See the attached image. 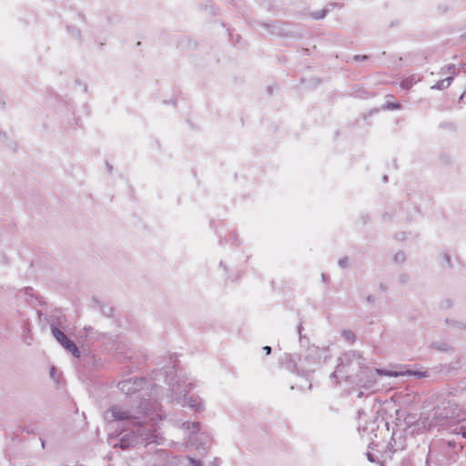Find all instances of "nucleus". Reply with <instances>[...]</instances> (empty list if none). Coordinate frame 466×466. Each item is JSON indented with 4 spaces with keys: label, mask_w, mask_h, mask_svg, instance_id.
Here are the masks:
<instances>
[{
    "label": "nucleus",
    "mask_w": 466,
    "mask_h": 466,
    "mask_svg": "<svg viewBox=\"0 0 466 466\" xmlns=\"http://www.w3.org/2000/svg\"><path fill=\"white\" fill-rule=\"evenodd\" d=\"M149 402H141L137 409L127 410L120 406H113L110 412L114 420H126L128 425L132 426V435L123 436L118 444H114V447L119 446L122 450L128 449L136 443L143 442L151 443L157 442L158 423L162 420V415L157 408H148Z\"/></svg>",
    "instance_id": "nucleus-1"
},
{
    "label": "nucleus",
    "mask_w": 466,
    "mask_h": 466,
    "mask_svg": "<svg viewBox=\"0 0 466 466\" xmlns=\"http://www.w3.org/2000/svg\"><path fill=\"white\" fill-rule=\"evenodd\" d=\"M365 372L362 358L354 351L344 353L340 358V363L337 365L331 377H345L346 380H353L356 382L362 381V374Z\"/></svg>",
    "instance_id": "nucleus-2"
},
{
    "label": "nucleus",
    "mask_w": 466,
    "mask_h": 466,
    "mask_svg": "<svg viewBox=\"0 0 466 466\" xmlns=\"http://www.w3.org/2000/svg\"><path fill=\"white\" fill-rule=\"evenodd\" d=\"M456 446L451 442L440 443L430 447L427 464L429 466H447L456 460Z\"/></svg>",
    "instance_id": "nucleus-3"
},
{
    "label": "nucleus",
    "mask_w": 466,
    "mask_h": 466,
    "mask_svg": "<svg viewBox=\"0 0 466 466\" xmlns=\"http://www.w3.org/2000/svg\"><path fill=\"white\" fill-rule=\"evenodd\" d=\"M169 386L172 391V398L178 403L181 402L183 406H188L196 411H200L203 410L204 406L202 401L192 397L187 398L185 393L186 390L184 389L181 390L182 386L179 381H177L174 384L169 383Z\"/></svg>",
    "instance_id": "nucleus-4"
},
{
    "label": "nucleus",
    "mask_w": 466,
    "mask_h": 466,
    "mask_svg": "<svg viewBox=\"0 0 466 466\" xmlns=\"http://www.w3.org/2000/svg\"><path fill=\"white\" fill-rule=\"evenodd\" d=\"M53 336L70 353L73 354L74 357L78 358L80 356V352L76 345L71 341L66 335L60 330L56 326L51 325L50 327Z\"/></svg>",
    "instance_id": "nucleus-5"
},
{
    "label": "nucleus",
    "mask_w": 466,
    "mask_h": 466,
    "mask_svg": "<svg viewBox=\"0 0 466 466\" xmlns=\"http://www.w3.org/2000/svg\"><path fill=\"white\" fill-rule=\"evenodd\" d=\"M135 384L136 381H133L132 380H127L119 382L118 388L122 392L126 394H131L136 390Z\"/></svg>",
    "instance_id": "nucleus-6"
},
{
    "label": "nucleus",
    "mask_w": 466,
    "mask_h": 466,
    "mask_svg": "<svg viewBox=\"0 0 466 466\" xmlns=\"http://www.w3.org/2000/svg\"><path fill=\"white\" fill-rule=\"evenodd\" d=\"M452 82V76H448L442 80L438 81L431 86V89L443 90L451 86Z\"/></svg>",
    "instance_id": "nucleus-7"
},
{
    "label": "nucleus",
    "mask_w": 466,
    "mask_h": 466,
    "mask_svg": "<svg viewBox=\"0 0 466 466\" xmlns=\"http://www.w3.org/2000/svg\"><path fill=\"white\" fill-rule=\"evenodd\" d=\"M446 429L450 431L451 433L461 434L464 438H466V426L463 424L455 427H453V425H449L447 426Z\"/></svg>",
    "instance_id": "nucleus-8"
},
{
    "label": "nucleus",
    "mask_w": 466,
    "mask_h": 466,
    "mask_svg": "<svg viewBox=\"0 0 466 466\" xmlns=\"http://www.w3.org/2000/svg\"><path fill=\"white\" fill-rule=\"evenodd\" d=\"M458 69L455 65H449L447 66H444L441 70V74L442 75H449V76H454L458 74Z\"/></svg>",
    "instance_id": "nucleus-9"
},
{
    "label": "nucleus",
    "mask_w": 466,
    "mask_h": 466,
    "mask_svg": "<svg viewBox=\"0 0 466 466\" xmlns=\"http://www.w3.org/2000/svg\"><path fill=\"white\" fill-rule=\"evenodd\" d=\"M414 83H416L414 78H408L402 81L401 86L405 89H409L413 86Z\"/></svg>",
    "instance_id": "nucleus-10"
},
{
    "label": "nucleus",
    "mask_w": 466,
    "mask_h": 466,
    "mask_svg": "<svg viewBox=\"0 0 466 466\" xmlns=\"http://www.w3.org/2000/svg\"><path fill=\"white\" fill-rule=\"evenodd\" d=\"M376 372L380 375H386V376H394V377H397L400 375V373H397V372H391V371H387V370H380V369H376Z\"/></svg>",
    "instance_id": "nucleus-11"
},
{
    "label": "nucleus",
    "mask_w": 466,
    "mask_h": 466,
    "mask_svg": "<svg viewBox=\"0 0 466 466\" xmlns=\"http://www.w3.org/2000/svg\"><path fill=\"white\" fill-rule=\"evenodd\" d=\"M452 420L459 422L466 420V411H461V413H458L457 415L452 417Z\"/></svg>",
    "instance_id": "nucleus-12"
},
{
    "label": "nucleus",
    "mask_w": 466,
    "mask_h": 466,
    "mask_svg": "<svg viewBox=\"0 0 466 466\" xmlns=\"http://www.w3.org/2000/svg\"><path fill=\"white\" fill-rule=\"evenodd\" d=\"M400 107V105L399 103H386L382 106V108L386 109H399Z\"/></svg>",
    "instance_id": "nucleus-13"
},
{
    "label": "nucleus",
    "mask_w": 466,
    "mask_h": 466,
    "mask_svg": "<svg viewBox=\"0 0 466 466\" xmlns=\"http://www.w3.org/2000/svg\"><path fill=\"white\" fill-rule=\"evenodd\" d=\"M343 337H344L347 340H349V341H350V342H352V341L354 340V339H355V336H354L353 332H352V331H350V330H346V331H344V332H343Z\"/></svg>",
    "instance_id": "nucleus-14"
},
{
    "label": "nucleus",
    "mask_w": 466,
    "mask_h": 466,
    "mask_svg": "<svg viewBox=\"0 0 466 466\" xmlns=\"http://www.w3.org/2000/svg\"><path fill=\"white\" fill-rule=\"evenodd\" d=\"M394 260L396 262L403 261L404 260V255L402 253L396 254L395 257H394Z\"/></svg>",
    "instance_id": "nucleus-15"
},
{
    "label": "nucleus",
    "mask_w": 466,
    "mask_h": 466,
    "mask_svg": "<svg viewBox=\"0 0 466 466\" xmlns=\"http://www.w3.org/2000/svg\"><path fill=\"white\" fill-rule=\"evenodd\" d=\"M347 264H348V259L346 258H343L339 260V265L341 267V268H346L347 267Z\"/></svg>",
    "instance_id": "nucleus-16"
},
{
    "label": "nucleus",
    "mask_w": 466,
    "mask_h": 466,
    "mask_svg": "<svg viewBox=\"0 0 466 466\" xmlns=\"http://www.w3.org/2000/svg\"><path fill=\"white\" fill-rule=\"evenodd\" d=\"M325 13H326L325 10H322L319 14L315 15L314 18H316V19L323 18L325 16Z\"/></svg>",
    "instance_id": "nucleus-17"
},
{
    "label": "nucleus",
    "mask_w": 466,
    "mask_h": 466,
    "mask_svg": "<svg viewBox=\"0 0 466 466\" xmlns=\"http://www.w3.org/2000/svg\"><path fill=\"white\" fill-rule=\"evenodd\" d=\"M190 461L191 463L194 465V466H202V463L200 461H196L194 459H190Z\"/></svg>",
    "instance_id": "nucleus-18"
},
{
    "label": "nucleus",
    "mask_w": 466,
    "mask_h": 466,
    "mask_svg": "<svg viewBox=\"0 0 466 466\" xmlns=\"http://www.w3.org/2000/svg\"><path fill=\"white\" fill-rule=\"evenodd\" d=\"M263 350L266 351V354L268 355L271 352V348L269 346H265Z\"/></svg>",
    "instance_id": "nucleus-19"
},
{
    "label": "nucleus",
    "mask_w": 466,
    "mask_h": 466,
    "mask_svg": "<svg viewBox=\"0 0 466 466\" xmlns=\"http://www.w3.org/2000/svg\"><path fill=\"white\" fill-rule=\"evenodd\" d=\"M367 456H368L369 461H374L371 454L368 453Z\"/></svg>",
    "instance_id": "nucleus-20"
},
{
    "label": "nucleus",
    "mask_w": 466,
    "mask_h": 466,
    "mask_svg": "<svg viewBox=\"0 0 466 466\" xmlns=\"http://www.w3.org/2000/svg\"><path fill=\"white\" fill-rule=\"evenodd\" d=\"M444 257H445V259H446L448 262H450V258H449V256L445 254V256H444Z\"/></svg>",
    "instance_id": "nucleus-21"
},
{
    "label": "nucleus",
    "mask_w": 466,
    "mask_h": 466,
    "mask_svg": "<svg viewBox=\"0 0 466 466\" xmlns=\"http://www.w3.org/2000/svg\"><path fill=\"white\" fill-rule=\"evenodd\" d=\"M383 180H384V182H387V181H388V177H387V176H384V177H383Z\"/></svg>",
    "instance_id": "nucleus-22"
},
{
    "label": "nucleus",
    "mask_w": 466,
    "mask_h": 466,
    "mask_svg": "<svg viewBox=\"0 0 466 466\" xmlns=\"http://www.w3.org/2000/svg\"><path fill=\"white\" fill-rule=\"evenodd\" d=\"M53 374H55V368H52V370H51V375L53 376Z\"/></svg>",
    "instance_id": "nucleus-23"
}]
</instances>
